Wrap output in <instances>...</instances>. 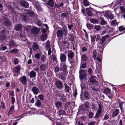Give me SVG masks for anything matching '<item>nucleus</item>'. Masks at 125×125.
<instances>
[{
	"label": "nucleus",
	"instance_id": "obj_14",
	"mask_svg": "<svg viewBox=\"0 0 125 125\" xmlns=\"http://www.w3.org/2000/svg\"><path fill=\"white\" fill-rule=\"evenodd\" d=\"M20 4L21 6L26 8H28L29 6V4L25 0H21L20 2Z\"/></svg>",
	"mask_w": 125,
	"mask_h": 125
},
{
	"label": "nucleus",
	"instance_id": "obj_47",
	"mask_svg": "<svg viewBox=\"0 0 125 125\" xmlns=\"http://www.w3.org/2000/svg\"><path fill=\"white\" fill-rule=\"evenodd\" d=\"M46 60V57L44 55H42L41 57V60L43 62H44Z\"/></svg>",
	"mask_w": 125,
	"mask_h": 125
},
{
	"label": "nucleus",
	"instance_id": "obj_18",
	"mask_svg": "<svg viewBox=\"0 0 125 125\" xmlns=\"http://www.w3.org/2000/svg\"><path fill=\"white\" fill-rule=\"evenodd\" d=\"M89 9H86V11L88 15L90 17L95 16V14L93 12V11L89 10Z\"/></svg>",
	"mask_w": 125,
	"mask_h": 125
},
{
	"label": "nucleus",
	"instance_id": "obj_60",
	"mask_svg": "<svg viewBox=\"0 0 125 125\" xmlns=\"http://www.w3.org/2000/svg\"><path fill=\"white\" fill-rule=\"evenodd\" d=\"M120 10L121 12L123 14L125 13V8H124L122 6L121 7Z\"/></svg>",
	"mask_w": 125,
	"mask_h": 125
},
{
	"label": "nucleus",
	"instance_id": "obj_58",
	"mask_svg": "<svg viewBox=\"0 0 125 125\" xmlns=\"http://www.w3.org/2000/svg\"><path fill=\"white\" fill-rule=\"evenodd\" d=\"M73 94L75 98L77 94V89H75L73 91Z\"/></svg>",
	"mask_w": 125,
	"mask_h": 125
},
{
	"label": "nucleus",
	"instance_id": "obj_56",
	"mask_svg": "<svg viewBox=\"0 0 125 125\" xmlns=\"http://www.w3.org/2000/svg\"><path fill=\"white\" fill-rule=\"evenodd\" d=\"M92 90L94 91H97L98 90V88L96 86H92L91 87Z\"/></svg>",
	"mask_w": 125,
	"mask_h": 125
},
{
	"label": "nucleus",
	"instance_id": "obj_43",
	"mask_svg": "<svg viewBox=\"0 0 125 125\" xmlns=\"http://www.w3.org/2000/svg\"><path fill=\"white\" fill-rule=\"evenodd\" d=\"M101 111L98 110L96 114V115L94 117V118H97L100 117L101 115Z\"/></svg>",
	"mask_w": 125,
	"mask_h": 125
},
{
	"label": "nucleus",
	"instance_id": "obj_23",
	"mask_svg": "<svg viewBox=\"0 0 125 125\" xmlns=\"http://www.w3.org/2000/svg\"><path fill=\"white\" fill-rule=\"evenodd\" d=\"M119 113V110L118 109H116L112 113V117H114L117 116Z\"/></svg>",
	"mask_w": 125,
	"mask_h": 125
},
{
	"label": "nucleus",
	"instance_id": "obj_22",
	"mask_svg": "<svg viewBox=\"0 0 125 125\" xmlns=\"http://www.w3.org/2000/svg\"><path fill=\"white\" fill-rule=\"evenodd\" d=\"M125 106V103L124 102H121L119 103V107L120 108L121 111H123L124 106Z\"/></svg>",
	"mask_w": 125,
	"mask_h": 125
},
{
	"label": "nucleus",
	"instance_id": "obj_8",
	"mask_svg": "<svg viewBox=\"0 0 125 125\" xmlns=\"http://www.w3.org/2000/svg\"><path fill=\"white\" fill-rule=\"evenodd\" d=\"M56 86L58 89H62L63 88V85L62 82L60 80H57L55 82Z\"/></svg>",
	"mask_w": 125,
	"mask_h": 125
},
{
	"label": "nucleus",
	"instance_id": "obj_40",
	"mask_svg": "<svg viewBox=\"0 0 125 125\" xmlns=\"http://www.w3.org/2000/svg\"><path fill=\"white\" fill-rule=\"evenodd\" d=\"M117 22L116 20H113L111 22V25L113 27H115L117 24Z\"/></svg>",
	"mask_w": 125,
	"mask_h": 125
},
{
	"label": "nucleus",
	"instance_id": "obj_1",
	"mask_svg": "<svg viewBox=\"0 0 125 125\" xmlns=\"http://www.w3.org/2000/svg\"><path fill=\"white\" fill-rule=\"evenodd\" d=\"M109 37V34H106L101 38L100 41L97 43V47L99 50L103 52L104 47L106 45V43L105 42L106 39Z\"/></svg>",
	"mask_w": 125,
	"mask_h": 125
},
{
	"label": "nucleus",
	"instance_id": "obj_41",
	"mask_svg": "<svg viewBox=\"0 0 125 125\" xmlns=\"http://www.w3.org/2000/svg\"><path fill=\"white\" fill-rule=\"evenodd\" d=\"M62 31H63V32L65 34H66L67 32V28L66 27L65 25H64L62 28Z\"/></svg>",
	"mask_w": 125,
	"mask_h": 125
},
{
	"label": "nucleus",
	"instance_id": "obj_28",
	"mask_svg": "<svg viewBox=\"0 0 125 125\" xmlns=\"http://www.w3.org/2000/svg\"><path fill=\"white\" fill-rule=\"evenodd\" d=\"M86 67V66L85 63L81 62V63L80 70V69L83 70L82 69H85Z\"/></svg>",
	"mask_w": 125,
	"mask_h": 125
},
{
	"label": "nucleus",
	"instance_id": "obj_9",
	"mask_svg": "<svg viewBox=\"0 0 125 125\" xmlns=\"http://www.w3.org/2000/svg\"><path fill=\"white\" fill-rule=\"evenodd\" d=\"M96 77L94 76H91L89 79V84L93 85L95 83L97 82V81L96 80Z\"/></svg>",
	"mask_w": 125,
	"mask_h": 125
},
{
	"label": "nucleus",
	"instance_id": "obj_48",
	"mask_svg": "<svg viewBox=\"0 0 125 125\" xmlns=\"http://www.w3.org/2000/svg\"><path fill=\"white\" fill-rule=\"evenodd\" d=\"M110 115L107 114H106L104 115V118L103 119V120H106L108 119Z\"/></svg>",
	"mask_w": 125,
	"mask_h": 125
},
{
	"label": "nucleus",
	"instance_id": "obj_45",
	"mask_svg": "<svg viewBox=\"0 0 125 125\" xmlns=\"http://www.w3.org/2000/svg\"><path fill=\"white\" fill-rule=\"evenodd\" d=\"M81 58L82 60L86 61L88 59L87 56L85 54H83L81 56Z\"/></svg>",
	"mask_w": 125,
	"mask_h": 125
},
{
	"label": "nucleus",
	"instance_id": "obj_31",
	"mask_svg": "<svg viewBox=\"0 0 125 125\" xmlns=\"http://www.w3.org/2000/svg\"><path fill=\"white\" fill-rule=\"evenodd\" d=\"M30 77L31 78H32L36 76V73L34 71H32L30 72Z\"/></svg>",
	"mask_w": 125,
	"mask_h": 125
},
{
	"label": "nucleus",
	"instance_id": "obj_10",
	"mask_svg": "<svg viewBox=\"0 0 125 125\" xmlns=\"http://www.w3.org/2000/svg\"><path fill=\"white\" fill-rule=\"evenodd\" d=\"M4 25L6 26H9L11 25V23L8 19L6 17H4L2 20Z\"/></svg>",
	"mask_w": 125,
	"mask_h": 125
},
{
	"label": "nucleus",
	"instance_id": "obj_53",
	"mask_svg": "<svg viewBox=\"0 0 125 125\" xmlns=\"http://www.w3.org/2000/svg\"><path fill=\"white\" fill-rule=\"evenodd\" d=\"M40 56L41 55L40 54L37 53L35 55V58L37 59H39L40 58Z\"/></svg>",
	"mask_w": 125,
	"mask_h": 125
},
{
	"label": "nucleus",
	"instance_id": "obj_62",
	"mask_svg": "<svg viewBox=\"0 0 125 125\" xmlns=\"http://www.w3.org/2000/svg\"><path fill=\"white\" fill-rule=\"evenodd\" d=\"M21 18L23 21H24L25 22H26L27 21V18L24 15H22L21 16Z\"/></svg>",
	"mask_w": 125,
	"mask_h": 125
},
{
	"label": "nucleus",
	"instance_id": "obj_37",
	"mask_svg": "<svg viewBox=\"0 0 125 125\" xmlns=\"http://www.w3.org/2000/svg\"><path fill=\"white\" fill-rule=\"evenodd\" d=\"M91 42L92 43H93L94 44L95 43V41L96 38V36L95 35H91Z\"/></svg>",
	"mask_w": 125,
	"mask_h": 125
},
{
	"label": "nucleus",
	"instance_id": "obj_61",
	"mask_svg": "<svg viewBox=\"0 0 125 125\" xmlns=\"http://www.w3.org/2000/svg\"><path fill=\"white\" fill-rule=\"evenodd\" d=\"M68 14V13L66 12L65 13H62L61 14V16L62 17H67V15Z\"/></svg>",
	"mask_w": 125,
	"mask_h": 125
},
{
	"label": "nucleus",
	"instance_id": "obj_64",
	"mask_svg": "<svg viewBox=\"0 0 125 125\" xmlns=\"http://www.w3.org/2000/svg\"><path fill=\"white\" fill-rule=\"evenodd\" d=\"M114 15L111 12L110 14L109 17V18L111 20H112L114 19Z\"/></svg>",
	"mask_w": 125,
	"mask_h": 125
},
{
	"label": "nucleus",
	"instance_id": "obj_15",
	"mask_svg": "<svg viewBox=\"0 0 125 125\" xmlns=\"http://www.w3.org/2000/svg\"><path fill=\"white\" fill-rule=\"evenodd\" d=\"M111 92L110 89L108 88H107L105 89L104 91V93L108 96L109 99H111V98L109 95Z\"/></svg>",
	"mask_w": 125,
	"mask_h": 125
},
{
	"label": "nucleus",
	"instance_id": "obj_4",
	"mask_svg": "<svg viewBox=\"0 0 125 125\" xmlns=\"http://www.w3.org/2000/svg\"><path fill=\"white\" fill-rule=\"evenodd\" d=\"M39 46L38 44L36 42H33L32 45V48H30V54L31 55L32 53V50L34 52H35L37 50L39 49Z\"/></svg>",
	"mask_w": 125,
	"mask_h": 125
},
{
	"label": "nucleus",
	"instance_id": "obj_51",
	"mask_svg": "<svg viewBox=\"0 0 125 125\" xmlns=\"http://www.w3.org/2000/svg\"><path fill=\"white\" fill-rule=\"evenodd\" d=\"M101 26L99 25H95L94 26V29L97 31H98L101 29Z\"/></svg>",
	"mask_w": 125,
	"mask_h": 125
},
{
	"label": "nucleus",
	"instance_id": "obj_38",
	"mask_svg": "<svg viewBox=\"0 0 125 125\" xmlns=\"http://www.w3.org/2000/svg\"><path fill=\"white\" fill-rule=\"evenodd\" d=\"M52 59L53 60V62H55L56 63L57 62V56L55 55H52Z\"/></svg>",
	"mask_w": 125,
	"mask_h": 125
},
{
	"label": "nucleus",
	"instance_id": "obj_29",
	"mask_svg": "<svg viewBox=\"0 0 125 125\" xmlns=\"http://www.w3.org/2000/svg\"><path fill=\"white\" fill-rule=\"evenodd\" d=\"M111 13V12L109 11H107L105 12L104 13V16L107 19H108Z\"/></svg>",
	"mask_w": 125,
	"mask_h": 125
},
{
	"label": "nucleus",
	"instance_id": "obj_20",
	"mask_svg": "<svg viewBox=\"0 0 125 125\" xmlns=\"http://www.w3.org/2000/svg\"><path fill=\"white\" fill-rule=\"evenodd\" d=\"M65 34L62 30H58L56 32V34L58 37H61Z\"/></svg>",
	"mask_w": 125,
	"mask_h": 125
},
{
	"label": "nucleus",
	"instance_id": "obj_12",
	"mask_svg": "<svg viewBox=\"0 0 125 125\" xmlns=\"http://www.w3.org/2000/svg\"><path fill=\"white\" fill-rule=\"evenodd\" d=\"M26 13L31 17H33L35 18L37 16L36 14L33 11H30L29 10H27V12H26Z\"/></svg>",
	"mask_w": 125,
	"mask_h": 125
},
{
	"label": "nucleus",
	"instance_id": "obj_6",
	"mask_svg": "<svg viewBox=\"0 0 125 125\" xmlns=\"http://www.w3.org/2000/svg\"><path fill=\"white\" fill-rule=\"evenodd\" d=\"M68 59L70 62H72L73 61V57H74V53L71 51H68Z\"/></svg>",
	"mask_w": 125,
	"mask_h": 125
},
{
	"label": "nucleus",
	"instance_id": "obj_2",
	"mask_svg": "<svg viewBox=\"0 0 125 125\" xmlns=\"http://www.w3.org/2000/svg\"><path fill=\"white\" fill-rule=\"evenodd\" d=\"M102 52L99 50L97 51L96 50H94L93 52V58L95 59L96 57V59L98 61L100 62L101 61L102 54Z\"/></svg>",
	"mask_w": 125,
	"mask_h": 125
},
{
	"label": "nucleus",
	"instance_id": "obj_57",
	"mask_svg": "<svg viewBox=\"0 0 125 125\" xmlns=\"http://www.w3.org/2000/svg\"><path fill=\"white\" fill-rule=\"evenodd\" d=\"M6 36H5L1 34L0 36V40H4L6 38Z\"/></svg>",
	"mask_w": 125,
	"mask_h": 125
},
{
	"label": "nucleus",
	"instance_id": "obj_27",
	"mask_svg": "<svg viewBox=\"0 0 125 125\" xmlns=\"http://www.w3.org/2000/svg\"><path fill=\"white\" fill-rule=\"evenodd\" d=\"M9 49H10L11 47H13L16 46V44L14 41L11 40L9 42Z\"/></svg>",
	"mask_w": 125,
	"mask_h": 125
},
{
	"label": "nucleus",
	"instance_id": "obj_32",
	"mask_svg": "<svg viewBox=\"0 0 125 125\" xmlns=\"http://www.w3.org/2000/svg\"><path fill=\"white\" fill-rule=\"evenodd\" d=\"M64 89L66 91L67 93H69V90L71 89V88H70L66 83H64Z\"/></svg>",
	"mask_w": 125,
	"mask_h": 125
},
{
	"label": "nucleus",
	"instance_id": "obj_25",
	"mask_svg": "<svg viewBox=\"0 0 125 125\" xmlns=\"http://www.w3.org/2000/svg\"><path fill=\"white\" fill-rule=\"evenodd\" d=\"M21 66L18 65L13 68V72L17 73L20 72L21 69Z\"/></svg>",
	"mask_w": 125,
	"mask_h": 125
},
{
	"label": "nucleus",
	"instance_id": "obj_52",
	"mask_svg": "<svg viewBox=\"0 0 125 125\" xmlns=\"http://www.w3.org/2000/svg\"><path fill=\"white\" fill-rule=\"evenodd\" d=\"M71 103L70 102H68L66 103L64 106V109L65 110H67L68 106L70 105Z\"/></svg>",
	"mask_w": 125,
	"mask_h": 125
},
{
	"label": "nucleus",
	"instance_id": "obj_5",
	"mask_svg": "<svg viewBox=\"0 0 125 125\" xmlns=\"http://www.w3.org/2000/svg\"><path fill=\"white\" fill-rule=\"evenodd\" d=\"M61 66L60 69L61 71H62V72L65 73H68V71L67 69V66L65 63H62L60 64Z\"/></svg>",
	"mask_w": 125,
	"mask_h": 125
},
{
	"label": "nucleus",
	"instance_id": "obj_7",
	"mask_svg": "<svg viewBox=\"0 0 125 125\" xmlns=\"http://www.w3.org/2000/svg\"><path fill=\"white\" fill-rule=\"evenodd\" d=\"M79 78L81 80H84L86 76L85 71V70H81L79 71Z\"/></svg>",
	"mask_w": 125,
	"mask_h": 125
},
{
	"label": "nucleus",
	"instance_id": "obj_17",
	"mask_svg": "<svg viewBox=\"0 0 125 125\" xmlns=\"http://www.w3.org/2000/svg\"><path fill=\"white\" fill-rule=\"evenodd\" d=\"M60 59L62 62H64L66 61V56L63 54H60Z\"/></svg>",
	"mask_w": 125,
	"mask_h": 125
},
{
	"label": "nucleus",
	"instance_id": "obj_3",
	"mask_svg": "<svg viewBox=\"0 0 125 125\" xmlns=\"http://www.w3.org/2000/svg\"><path fill=\"white\" fill-rule=\"evenodd\" d=\"M67 74L66 73H65L63 72L59 73L56 74V76L59 79L64 80H65Z\"/></svg>",
	"mask_w": 125,
	"mask_h": 125
},
{
	"label": "nucleus",
	"instance_id": "obj_16",
	"mask_svg": "<svg viewBox=\"0 0 125 125\" xmlns=\"http://www.w3.org/2000/svg\"><path fill=\"white\" fill-rule=\"evenodd\" d=\"M54 3H55L54 0H49L46 4L50 7H52L54 6Z\"/></svg>",
	"mask_w": 125,
	"mask_h": 125
},
{
	"label": "nucleus",
	"instance_id": "obj_54",
	"mask_svg": "<svg viewBox=\"0 0 125 125\" xmlns=\"http://www.w3.org/2000/svg\"><path fill=\"white\" fill-rule=\"evenodd\" d=\"M86 26L88 29H92L93 28V26L92 24L87 23L86 25Z\"/></svg>",
	"mask_w": 125,
	"mask_h": 125
},
{
	"label": "nucleus",
	"instance_id": "obj_21",
	"mask_svg": "<svg viewBox=\"0 0 125 125\" xmlns=\"http://www.w3.org/2000/svg\"><path fill=\"white\" fill-rule=\"evenodd\" d=\"M39 31V29L36 27H34L31 30V32L33 34L35 35L38 34V32Z\"/></svg>",
	"mask_w": 125,
	"mask_h": 125
},
{
	"label": "nucleus",
	"instance_id": "obj_34",
	"mask_svg": "<svg viewBox=\"0 0 125 125\" xmlns=\"http://www.w3.org/2000/svg\"><path fill=\"white\" fill-rule=\"evenodd\" d=\"M47 36V34H44L41 36V39L42 41H44L46 39Z\"/></svg>",
	"mask_w": 125,
	"mask_h": 125
},
{
	"label": "nucleus",
	"instance_id": "obj_55",
	"mask_svg": "<svg viewBox=\"0 0 125 125\" xmlns=\"http://www.w3.org/2000/svg\"><path fill=\"white\" fill-rule=\"evenodd\" d=\"M44 95L43 94H40L38 95V97L41 101H42L44 99Z\"/></svg>",
	"mask_w": 125,
	"mask_h": 125
},
{
	"label": "nucleus",
	"instance_id": "obj_50",
	"mask_svg": "<svg viewBox=\"0 0 125 125\" xmlns=\"http://www.w3.org/2000/svg\"><path fill=\"white\" fill-rule=\"evenodd\" d=\"M35 7L36 9L38 10L41 11L42 10V9L41 7V6L39 4H36L35 5Z\"/></svg>",
	"mask_w": 125,
	"mask_h": 125
},
{
	"label": "nucleus",
	"instance_id": "obj_36",
	"mask_svg": "<svg viewBox=\"0 0 125 125\" xmlns=\"http://www.w3.org/2000/svg\"><path fill=\"white\" fill-rule=\"evenodd\" d=\"M99 19L100 20V24L102 25H104L106 24V22L105 21L104 19H103L102 18L100 17L99 18Z\"/></svg>",
	"mask_w": 125,
	"mask_h": 125
},
{
	"label": "nucleus",
	"instance_id": "obj_13",
	"mask_svg": "<svg viewBox=\"0 0 125 125\" xmlns=\"http://www.w3.org/2000/svg\"><path fill=\"white\" fill-rule=\"evenodd\" d=\"M20 80L22 84L24 85H26L27 84V78L25 76L22 77L20 78Z\"/></svg>",
	"mask_w": 125,
	"mask_h": 125
},
{
	"label": "nucleus",
	"instance_id": "obj_33",
	"mask_svg": "<svg viewBox=\"0 0 125 125\" xmlns=\"http://www.w3.org/2000/svg\"><path fill=\"white\" fill-rule=\"evenodd\" d=\"M84 97L86 100H88L90 98V95L87 91H85L84 93Z\"/></svg>",
	"mask_w": 125,
	"mask_h": 125
},
{
	"label": "nucleus",
	"instance_id": "obj_44",
	"mask_svg": "<svg viewBox=\"0 0 125 125\" xmlns=\"http://www.w3.org/2000/svg\"><path fill=\"white\" fill-rule=\"evenodd\" d=\"M18 50L16 48H14L11 50L10 51V52L11 53H18Z\"/></svg>",
	"mask_w": 125,
	"mask_h": 125
},
{
	"label": "nucleus",
	"instance_id": "obj_46",
	"mask_svg": "<svg viewBox=\"0 0 125 125\" xmlns=\"http://www.w3.org/2000/svg\"><path fill=\"white\" fill-rule=\"evenodd\" d=\"M60 101L62 102H65V100L66 99V97L64 95L62 96L60 98Z\"/></svg>",
	"mask_w": 125,
	"mask_h": 125
},
{
	"label": "nucleus",
	"instance_id": "obj_26",
	"mask_svg": "<svg viewBox=\"0 0 125 125\" xmlns=\"http://www.w3.org/2000/svg\"><path fill=\"white\" fill-rule=\"evenodd\" d=\"M9 31L5 29H4L0 33V34H3V35H5L6 36L7 35L9 34Z\"/></svg>",
	"mask_w": 125,
	"mask_h": 125
},
{
	"label": "nucleus",
	"instance_id": "obj_11",
	"mask_svg": "<svg viewBox=\"0 0 125 125\" xmlns=\"http://www.w3.org/2000/svg\"><path fill=\"white\" fill-rule=\"evenodd\" d=\"M48 69V66L46 64L44 63L41 64L40 66V71L42 72L47 70Z\"/></svg>",
	"mask_w": 125,
	"mask_h": 125
},
{
	"label": "nucleus",
	"instance_id": "obj_59",
	"mask_svg": "<svg viewBox=\"0 0 125 125\" xmlns=\"http://www.w3.org/2000/svg\"><path fill=\"white\" fill-rule=\"evenodd\" d=\"M58 95L59 96L60 98L64 95V94L63 93L62 91H59L58 93Z\"/></svg>",
	"mask_w": 125,
	"mask_h": 125
},
{
	"label": "nucleus",
	"instance_id": "obj_30",
	"mask_svg": "<svg viewBox=\"0 0 125 125\" xmlns=\"http://www.w3.org/2000/svg\"><path fill=\"white\" fill-rule=\"evenodd\" d=\"M90 21L93 24H95L98 23V20L97 19H96L91 18L90 19Z\"/></svg>",
	"mask_w": 125,
	"mask_h": 125
},
{
	"label": "nucleus",
	"instance_id": "obj_63",
	"mask_svg": "<svg viewBox=\"0 0 125 125\" xmlns=\"http://www.w3.org/2000/svg\"><path fill=\"white\" fill-rule=\"evenodd\" d=\"M83 3L84 5L85 6H87L89 5V4L87 0H84L83 2Z\"/></svg>",
	"mask_w": 125,
	"mask_h": 125
},
{
	"label": "nucleus",
	"instance_id": "obj_49",
	"mask_svg": "<svg viewBox=\"0 0 125 125\" xmlns=\"http://www.w3.org/2000/svg\"><path fill=\"white\" fill-rule=\"evenodd\" d=\"M60 68L59 67L57 66L56 67L54 70L55 73H56H56H58V72L60 71Z\"/></svg>",
	"mask_w": 125,
	"mask_h": 125
},
{
	"label": "nucleus",
	"instance_id": "obj_42",
	"mask_svg": "<svg viewBox=\"0 0 125 125\" xmlns=\"http://www.w3.org/2000/svg\"><path fill=\"white\" fill-rule=\"evenodd\" d=\"M41 101L39 99H37L36 102L35 104V105L38 107L41 106Z\"/></svg>",
	"mask_w": 125,
	"mask_h": 125
},
{
	"label": "nucleus",
	"instance_id": "obj_19",
	"mask_svg": "<svg viewBox=\"0 0 125 125\" xmlns=\"http://www.w3.org/2000/svg\"><path fill=\"white\" fill-rule=\"evenodd\" d=\"M39 89L36 86L33 87L32 89V91L33 93L35 95H37L39 93Z\"/></svg>",
	"mask_w": 125,
	"mask_h": 125
},
{
	"label": "nucleus",
	"instance_id": "obj_39",
	"mask_svg": "<svg viewBox=\"0 0 125 125\" xmlns=\"http://www.w3.org/2000/svg\"><path fill=\"white\" fill-rule=\"evenodd\" d=\"M15 29L17 31H19L21 29V24H18L15 26Z\"/></svg>",
	"mask_w": 125,
	"mask_h": 125
},
{
	"label": "nucleus",
	"instance_id": "obj_24",
	"mask_svg": "<svg viewBox=\"0 0 125 125\" xmlns=\"http://www.w3.org/2000/svg\"><path fill=\"white\" fill-rule=\"evenodd\" d=\"M14 107L15 106L14 105H13L11 107L8 113V115H10L13 114L14 112Z\"/></svg>",
	"mask_w": 125,
	"mask_h": 125
},
{
	"label": "nucleus",
	"instance_id": "obj_35",
	"mask_svg": "<svg viewBox=\"0 0 125 125\" xmlns=\"http://www.w3.org/2000/svg\"><path fill=\"white\" fill-rule=\"evenodd\" d=\"M62 103L60 101L57 102L55 104V105L57 109H60L62 107Z\"/></svg>",
	"mask_w": 125,
	"mask_h": 125
}]
</instances>
